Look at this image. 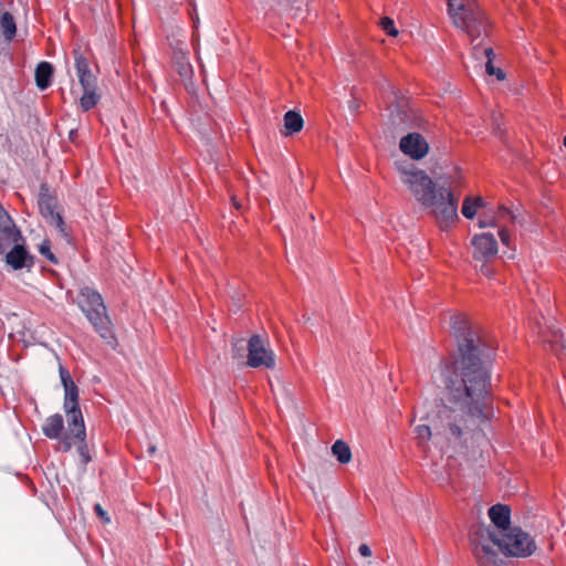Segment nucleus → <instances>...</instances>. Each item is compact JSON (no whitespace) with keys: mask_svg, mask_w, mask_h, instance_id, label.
Instances as JSON below:
<instances>
[{"mask_svg":"<svg viewBox=\"0 0 566 566\" xmlns=\"http://www.w3.org/2000/svg\"><path fill=\"white\" fill-rule=\"evenodd\" d=\"M451 328L459 356L452 363V370L443 371L449 405H438L433 415L428 417L430 424H418L415 428L421 443L433 438L441 451L450 452V457L464 448L473 427L485 418L490 367L494 358L493 348L481 338L468 319L452 317Z\"/></svg>","mask_w":566,"mask_h":566,"instance_id":"obj_1","label":"nucleus"},{"mask_svg":"<svg viewBox=\"0 0 566 566\" xmlns=\"http://www.w3.org/2000/svg\"><path fill=\"white\" fill-rule=\"evenodd\" d=\"M399 166L402 182L416 200L439 221L451 222L458 218V203L450 189L437 185L423 170L412 165Z\"/></svg>","mask_w":566,"mask_h":566,"instance_id":"obj_2","label":"nucleus"},{"mask_svg":"<svg viewBox=\"0 0 566 566\" xmlns=\"http://www.w3.org/2000/svg\"><path fill=\"white\" fill-rule=\"evenodd\" d=\"M61 382L64 387V403L63 408L67 418V430L61 439L60 449L67 452L72 447L78 442L77 453L82 459V463L86 465L92 461L85 442L86 431L84 419L78 406V388L73 381L70 371L60 365L59 368Z\"/></svg>","mask_w":566,"mask_h":566,"instance_id":"obj_3","label":"nucleus"},{"mask_svg":"<svg viewBox=\"0 0 566 566\" xmlns=\"http://www.w3.org/2000/svg\"><path fill=\"white\" fill-rule=\"evenodd\" d=\"M499 532L491 527L480 530V537L488 538L492 542L505 556L528 557L535 549L536 544L531 535L520 527L510 528L507 532L499 535Z\"/></svg>","mask_w":566,"mask_h":566,"instance_id":"obj_4","label":"nucleus"},{"mask_svg":"<svg viewBox=\"0 0 566 566\" xmlns=\"http://www.w3.org/2000/svg\"><path fill=\"white\" fill-rule=\"evenodd\" d=\"M77 304L99 336L112 343L115 336L101 294L90 287H83L77 295Z\"/></svg>","mask_w":566,"mask_h":566,"instance_id":"obj_5","label":"nucleus"},{"mask_svg":"<svg viewBox=\"0 0 566 566\" xmlns=\"http://www.w3.org/2000/svg\"><path fill=\"white\" fill-rule=\"evenodd\" d=\"M448 7L457 28L465 31L472 39L485 34L488 23L474 0H448Z\"/></svg>","mask_w":566,"mask_h":566,"instance_id":"obj_6","label":"nucleus"},{"mask_svg":"<svg viewBox=\"0 0 566 566\" xmlns=\"http://www.w3.org/2000/svg\"><path fill=\"white\" fill-rule=\"evenodd\" d=\"M76 75L83 88V95L80 98V105L84 112L95 107L101 95L97 93V77L90 67L87 57L83 54L80 46L73 50Z\"/></svg>","mask_w":566,"mask_h":566,"instance_id":"obj_7","label":"nucleus"},{"mask_svg":"<svg viewBox=\"0 0 566 566\" xmlns=\"http://www.w3.org/2000/svg\"><path fill=\"white\" fill-rule=\"evenodd\" d=\"M248 366L252 368H274L275 355L270 348L266 339L260 335H253L248 342Z\"/></svg>","mask_w":566,"mask_h":566,"instance_id":"obj_8","label":"nucleus"},{"mask_svg":"<svg viewBox=\"0 0 566 566\" xmlns=\"http://www.w3.org/2000/svg\"><path fill=\"white\" fill-rule=\"evenodd\" d=\"M38 206L40 213L46 222L54 227L61 234L66 235L63 218L56 210L57 200L49 192V188L45 185L40 187Z\"/></svg>","mask_w":566,"mask_h":566,"instance_id":"obj_9","label":"nucleus"},{"mask_svg":"<svg viewBox=\"0 0 566 566\" xmlns=\"http://www.w3.org/2000/svg\"><path fill=\"white\" fill-rule=\"evenodd\" d=\"M400 150L412 159H422L429 151V144L419 133H409L400 139Z\"/></svg>","mask_w":566,"mask_h":566,"instance_id":"obj_10","label":"nucleus"},{"mask_svg":"<svg viewBox=\"0 0 566 566\" xmlns=\"http://www.w3.org/2000/svg\"><path fill=\"white\" fill-rule=\"evenodd\" d=\"M471 243L474 249L473 256L475 260H488L497 253V242L494 234L490 232L473 235Z\"/></svg>","mask_w":566,"mask_h":566,"instance_id":"obj_11","label":"nucleus"},{"mask_svg":"<svg viewBox=\"0 0 566 566\" xmlns=\"http://www.w3.org/2000/svg\"><path fill=\"white\" fill-rule=\"evenodd\" d=\"M21 238L20 231L17 229L13 220L0 205V254L13 242H18Z\"/></svg>","mask_w":566,"mask_h":566,"instance_id":"obj_12","label":"nucleus"},{"mask_svg":"<svg viewBox=\"0 0 566 566\" xmlns=\"http://www.w3.org/2000/svg\"><path fill=\"white\" fill-rule=\"evenodd\" d=\"M485 539L488 538L481 537V542L474 547V555L479 566H502L503 562L499 554L490 544L484 543Z\"/></svg>","mask_w":566,"mask_h":566,"instance_id":"obj_13","label":"nucleus"},{"mask_svg":"<svg viewBox=\"0 0 566 566\" xmlns=\"http://www.w3.org/2000/svg\"><path fill=\"white\" fill-rule=\"evenodd\" d=\"M14 243V247L6 254L7 264L13 270L30 269L33 265V256L28 253L24 247Z\"/></svg>","mask_w":566,"mask_h":566,"instance_id":"obj_14","label":"nucleus"},{"mask_svg":"<svg viewBox=\"0 0 566 566\" xmlns=\"http://www.w3.org/2000/svg\"><path fill=\"white\" fill-rule=\"evenodd\" d=\"M489 516L493 525L499 528L502 534L510 530L511 510L507 505L495 504L489 509Z\"/></svg>","mask_w":566,"mask_h":566,"instance_id":"obj_15","label":"nucleus"},{"mask_svg":"<svg viewBox=\"0 0 566 566\" xmlns=\"http://www.w3.org/2000/svg\"><path fill=\"white\" fill-rule=\"evenodd\" d=\"M172 63L176 72L182 78V81H191L193 75V69L188 57V52L176 49L172 55Z\"/></svg>","mask_w":566,"mask_h":566,"instance_id":"obj_16","label":"nucleus"},{"mask_svg":"<svg viewBox=\"0 0 566 566\" xmlns=\"http://www.w3.org/2000/svg\"><path fill=\"white\" fill-rule=\"evenodd\" d=\"M64 420L60 413L48 417L43 423V434L49 439H61L64 437L63 433Z\"/></svg>","mask_w":566,"mask_h":566,"instance_id":"obj_17","label":"nucleus"},{"mask_svg":"<svg viewBox=\"0 0 566 566\" xmlns=\"http://www.w3.org/2000/svg\"><path fill=\"white\" fill-rule=\"evenodd\" d=\"M284 124L281 129V134L283 136H292L295 133L302 130L304 120L300 113L295 111H289L284 114L283 117Z\"/></svg>","mask_w":566,"mask_h":566,"instance_id":"obj_18","label":"nucleus"},{"mask_svg":"<svg viewBox=\"0 0 566 566\" xmlns=\"http://www.w3.org/2000/svg\"><path fill=\"white\" fill-rule=\"evenodd\" d=\"M53 66L49 62H41L35 69V84L40 90H46L51 85Z\"/></svg>","mask_w":566,"mask_h":566,"instance_id":"obj_19","label":"nucleus"},{"mask_svg":"<svg viewBox=\"0 0 566 566\" xmlns=\"http://www.w3.org/2000/svg\"><path fill=\"white\" fill-rule=\"evenodd\" d=\"M392 120L402 129L416 126L412 113L401 107H397L396 112L392 114Z\"/></svg>","mask_w":566,"mask_h":566,"instance_id":"obj_20","label":"nucleus"},{"mask_svg":"<svg viewBox=\"0 0 566 566\" xmlns=\"http://www.w3.org/2000/svg\"><path fill=\"white\" fill-rule=\"evenodd\" d=\"M0 27L4 39L7 41H11L17 33V25L13 15L9 12H4L0 19Z\"/></svg>","mask_w":566,"mask_h":566,"instance_id":"obj_21","label":"nucleus"},{"mask_svg":"<svg viewBox=\"0 0 566 566\" xmlns=\"http://www.w3.org/2000/svg\"><path fill=\"white\" fill-rule=\"evenodd\" d=\"M332 453L336 457L339 463L346 464L352 459V451L346 442L337 440L332 446Z\"/></svg>","mask_w":566,"mask_h":566,"instance_id":"obj_22","label":"nucleus"},{"mask_svg":"<svg viewBox=\"0 0 566 566\" xmlns=\"http://www.w3.org/2000/svg\"><path fill=\"white\" fill-rule=\"evenodd\" d=\"M484 201L481 197L474 199L468 197L464 199L461 212L467 219H473L476 214L478 208L482 207Z\"/></svg>","mask_w":566,"mask_h":566,"instance_id":"obj_23","label":"nucleus"},{"mask_svg":"<svg viewBox=\"0 0 566 566\" xmlns=\"http://www.w3.org/2000/svg\"><path fill=\"white\" fill-rule=\"evenodd\" d=\"M484 55L486 56L488 61L485 63V72L488 75H494L497 67L493 65V59L495 56L494 51L492 48H485L483 50Z\"/></svg>","mask_w":566,"mask_h":566,"instance_id":"obj_24","label":"nucleus"},{"mask_svg":"<svg viewBox=\"0 0 566 566\" xmlns=\"http://www.w3.org/2000/svg\"><path fill=\"white\" fill-rule=\"evenodd\" d=\"M380 25L382 30L390 36H396L398 34V30L395 27L394 20L385 17L381 19Z\"/></svg>","mask_w":566,"mask_h":566,"instance_id":"obj_25","label":"nucleus"},{"mask_svg":"<svg viewBox=\"0 0 566 566\" xmlns=\"http://www.w3.org/2000/svg\"><path fill=\"white\" fill-rule=\"evenodd\" d=\"M39 251L51 263H54V264L57 263V260H56L55 255L51 252V247H50V242L49 241H46V240L43 241L40 244Z\"/></svg>","mask_w":566,"mask_h":566,"instance_id":"obj_26","label":"nucleus"},{"mask_svg":"<svg viewBox=\"0 0 566 566\" xmlns=\"http://www.w3.org/2000/svg\"><path fill=\"white\" fill-rule=\"evenodd\" d=\"M94 511H95L96 515H97L98 517H101L104 522H106V523H108V522H109V517H108V515H107V512L102 507V505H101V504H98V503H97V504H95V506H94Z\"/></svg>","mask_w":566,"mask_h":566,"instance_id":"obj_27","label":"nucleus"},{"mask_svg":"<svg viewBox=\"0 0 566 566\" xmlns=\"http://www.w3.org/2000/svg\"><path fill=\"white\" fill-rule=\"evenodd\" d=\"M499 237H500V240L502 242V244L509 247L510 245V242H511V235L509 233V231L506 229H501L499 231Z\"/></svg>","mask_w":566,"mask_h":566,"instance_id":"obj_28","label":"nucleus"},{"mask_svg":"<svg viewBox=\"0 0 566 566\" xmlns=\"http://www.w3.org/2000/svg\"><path fill=\"white\" fill-rule=\"evenodd\" d=\"M358 552L364 557H370L371 556V549L367 544H360L358 547Z\"/></svg>","mask_w":566,"mask_h":566,"instance_id":"obj_29","label":"nucleus"},{"mask_svg":"<svg viewBox=\"0 0 566 566\" xmlns=\"http://www.w3.org/2000/svg\"><path fill=\"white\" fill-rule=\"evenodd\" d=\"M347 106H348L350 114L354 115L357 112V109L359 108V103L355 98H350L347 102Z\"/></svg>","mask_w":566,"mask_h":566,"instance_id":"obj_30","label":"nucleus"},{"mask_svg":"<svg viewBox=\"0 0 566 566\" xmlns=\"http://www.w3.org/2000/svg\"><path fill=\"white\" fill-rule=\"evenodd\" d=\"M500 213L502 216L507 214L510 217V219L512 220V222L516 221L517 217L510 209H507L505 207H500Z\"/></svg>","mask_w":566,"mask_h":566,"instance_id":"obj_31","label":"nucleus"},{"mask_svg":"<svg viewBox=\"0 0 566 566\" xmlns=\"http://www.w3.org/2000/svg\"><path fill=\"white\" fill-rule=\"evenodd\" d=\"M494 75L499 81H503L505 78V72L502 69H496Z\"/></svg>","mask_w":566,"mask_h":566,"instance_id":"obj_32","label":"nucleus"},{"mask_svg":"<svg viewBox=\"0 0 566 566\" xmlns=\"http://www.w3.org/2000/svg\"><path fill=\"white\" fill-rule=\"evenodd\" d=\"M492 226H493V221H491V220H482V219L479 220L480 228H486V227H492Z\"/></svg>","mask_w":566,"mask_h":566,"instance_id":"obj_33","label":"nucleus"},{"mask_svg":"<svg viewBox=\"0 0 566 566\" xmlns=\"http://www.w3.org/2000/svg\"><path fill=\"white\" fill-rule=\"evenodd\" d=\"M307 483H308V486L312 490V492L315 494L314 482L312 481V476L311 475L307 476Z\"/></svg>","mask_w":566,"mask_h":566,"instance_id":"obj_34","label":"nucleus"},{"mask_svg":"<svg viewBox=\"0 0 566 566\" xmlns=\"http://www.w3.org/2000/svg\"><path fill=\"white\" fill-rule=\"evenodd\" d=\"M76 136H77L76 129H71L70 133H69L70 140L73 142Z\"/></svg>","mask_w":566,"mask_h":566,"instance_id":"obj_35","label":"nucleus"},{"mask_svg":"<svg viewBox=\"0 0 566 566\" xmlns=\"http://www.w3.org/2000/svg\"><path fill=\"white\" fill-rule=\"evenodd\" d=\"M232 202H233V206L237 208V209H240V203L238 202V200L235 199V197H232Z\"/></svg>","mask_w":566,"mask_h":566,"instance_id":"obj_36","label":"nucleus"},{"mask_svg":"<svg viewBox=\"0 0 566 566\" xmlns=\"http://www.w3.org/2000/svg\"><path fill=\"white\" fill-rule=\"evenodd\" d=\"M148 452L150 454H154L156 452V447H154V446L149 447Z\"/></svg>","mask_w":566,"mask_h":566,"instance_id":"obj_37","label":"nucleus"},{"mask_svg":"<svg viewBox=\"0 0 566 566\" xmlns=\"http://www.w3.org/2000/svg\"><path fill=\"white\" fill-rule=\"evenodd\" d=\"M564 146L566 148V136L564 137Z\"/></svg>","mask_w":566,"mask_h":566,"instance_id":"obj_38","label":"nucleus"}]
</instances>
